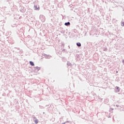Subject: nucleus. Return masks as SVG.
<instances>
[{
	"label": "nucleus",
	"instance_id": "f257e3e1",
	"mask_svg": "<svg viewBox=\"0 0 124 124\" xmlns=\"http://www.w3.org/2000/svg\"><path fill=\"white\" fill-rule=\"evenodd\" d=\"M34 9L35 10H39V6H37V5L34 6Z\"/></svg>",
	"mask_w": 124,
	"mask_h": 124
},
{
	"label": "nucleus",
	"instance_id": "f03ea898",
	"mask_svg": "<svg viewBox=\"0 0 124 124\" xmlns=\"http://www.w3.org/2000/svg\"><path fill=\"white\" fill-rule=\"evenodd\" d=\"M64 25L66 26H68V25H70V23L69 22H68L67 23H65Z\"/></svg>",
	"mask_w": 124,
	"mask_h": 124
},
{
	"label": "nucleus",
	"instance_id": "7ed1b4c3",
	"mask_svg": "<svg viewBox=\"0 0 124 124\" xmlns=\"http://www.w3.org/2000/svg\"><path fill=\"white\" fill-rule=\"evenodd\" d=\"M30 64H31V66H34V64L33 62H31V61L30 62Z\"/></svg>",
	"mask_w": 124,
	"mask_h": 124
},
{
	"label": "nucleus",
	"instance_id": "20e7f679",
	"mask_svg": "<svg viewBox=\"0 0 124 124\" xmlns=\"http://www.w3.org/2000/svg\"><path fill=\"white\" fill-rule=\"evenodd\" d=\"M34 123H35V124H38V120H37V119H36V120H35L34 121Z\"/></svg>",
	"mask_w": 124,
	"mask_h": 124
},
{
	"label": "nucleus",
	"instance_id": "39448f33",
	"mask_svg": "<svg viewBox=\"0 0 124 124\" xmlns=\"http://www.w3.org/2000/svg\"><path fill=\"white\" fill-rule=\"evenodd\" d=\"M77 45L78 46H81V43H77Z\"/></svg>",
	"mask_w": 124,
	"mask_h": 124
},
{
	"label": "nucleus",
	"instance_id": "423d86ee",
	"mask_svg": "<svg viewBox=\"0 0 124 124\" xmlns=\"http://www.w3.org/2000/svg\"><path fill=\"white\" fill-rule=\"evenodd\" d=\"M121 26L123 27H124V22H121Z\"/></svg>",
	"mask_w": 124,
	"mask_h": 124
},
{
	"label": "nucleus",
	"instance_id": "0eeeda50",
	"mask_svg": "<svg viewBox=\"0 0 124 124\" xmlns=\"http://www.w3.org/2000/svg\"><path fill=\"white\" fill-rule=\"evenodd\" d=\"M116 88H117V89L119 90V87H117Z\"/></svg>",
	"mask_w": 124,
	"mask_h": 124
},
{
	"label": "nucleus",
	"instance_id": "6e6552de",
	"mask_svg": "<svg viewBox=\"0 0 124 124\" xmlns=\"http://www.w3.org/2000/svg\"><path fill=\"white\" fill-rule=\"evenodd\" d=\"M124 62V60L123 61V62Z\"/></svg>",
	"mask_w": 124,
	"mask_h": 124
},
{
	"label": "nucleus",
	"instance_id": "1a4fd4ad",
	"mask_svg": "<svg viewBox=\"0 0 124 124\" xmlns=\"http://www.w3.org/2000/svg\"><path fill=\"white\" fill-rule=\"evenodd\" d=\"M118 73V71H117V72H116V73Z\"/></svg>",
	"mask_w": 124,
	"mask_h": 124
}]
</instances>
